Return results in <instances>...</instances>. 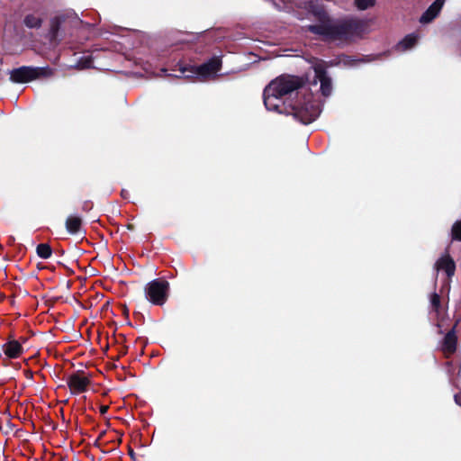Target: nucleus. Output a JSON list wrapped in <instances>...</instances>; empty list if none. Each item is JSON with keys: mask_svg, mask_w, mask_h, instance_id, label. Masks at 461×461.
Returning <instances> with one entry per match:
<instances>
[{"mask_svg": "<svg viewBox=\"0 0 461 461\" xmlns=\"http://www.w3.org/2000/svg\"><path fill=\"white\" fill-rule=\"evenodd\" d=\"M309 12L316 18L319 24L307 26V31L311 33L322 36L327 41H348L354 36L361 35L366 24L356 19H344L333 23L324 9L319 5L310 6Z\"/></svg>", "mask_w": 461, "mask_h": 461, "instance_id": "1", "label": "nucleus"}, {"mask_svg": "<svg viewBox=\"0 0 461 461\" xmlns=\"http://www.w3.org/2000/svg\"><path fill=\"white\" fill-rule=\"evenodd\" d=\"M305 81L303 77L289 74H283L273 79L263 91V102L268 111L282 113L285 104L283 97L291 95L294 92L303 88Z\"/></svg>", "mask_w": 461, "mask_h": 461, "instance_id": "2", "label": "nucleus"}, {"mask_svg": "<svg viewBox=\"0 0 461 461\" xmlns=\"http://www.w3.org/2000/svg\"><path fill=\"white\" fill-rule=\"evenodd\" d=\"M292 114L295 120L303 124L314 122L321 113L320 105L312 99V95H303L301 99L291 103L283 109V113Z\"/></svg>", "mask_w": 461, "mask_h": 461, "instance_id": "3", "label": "nucleus"}, {"mask_svg": "<svg viewBox=\"0 0 461 461\" xmlns=\"http://www.w3.org/2000/svg\"><path fill=\"white\" fill-rule=\"evenodd\" d=\"M53 70L50 67L22 66L10 72V80L14 83L23 84L39 78L50 77Z\"/></svg>", "mask_w": 461, "mask_h": 461, "instance_id": "4", "label": "nucleus"}, {"mask_svg": "<svg viewBox=\"0 0 461 461\" xmlns=\"http://www.w3.org/2000/svg\"><path fill=\"white\" fill-rule=\"evenodd\" d=\"M169 289L168 281L163 278H156L145 285V297L152 304L162 306L168 299Z\"/></svg>", "mask_w": 461, "mask_h": 461, "instance_id": "5", "label": "nucleus"}, {"mask_svg": "<svg viewBox=\"0 0 461 461\" xmlns=\"http://www.w3.org/2000/svg\"><path fill=\"white\" fill-rule=\"evenodd\" d=\"M221 68V59L219 57H212L200 66L180 67L181 75L185 77H207L217 73Z\"/></svg>", "mask_w": 461, "mask_h": 461, "instance_id": "6", "label": "nucleus"}, {"mask_svg": "<svg viewBox=\"0 0 461 461\" xmlns=\"http://www.w3.org/2000/svg\"><path fill=\"white\" fill-rule=\"evenodd\" d=\"M459 322L460 319H456L452 328L445 334L440 342V349L447 358L456 352L458 343L456 328Z\"/></svg>", "mask_w": 461, "mask_h": 461, "instance_id": "7", "label": "nucleus"}, {"mask_svg": "<svg viewBox=\"0 0 461 461\" xmlns=\"http://www.w3.org/2000/svg\"><path fill=\"white\" fill-rule=\"evenodd\" d=\"M91 379L84 371L78 370L68 375L67 384L72 394H79L87 391Z\"/></svg>", "mask_w": 461, "mask_h": 461, "instance_id": "8", "label": "nucleus"}, {"mask_svg": "<svg viewBox=\"0 0 461 461\" xmlns=\"http://www.w3.org/2000/svg\"><path fill=\"white\" fill-rule=\"evenodd\" d=\"M3 351L6 358L3 359V365L8 366L9 359H15L20 357L23 353V348L19 340L14 339L10 336L8 341L3 345Z\"/></svg>", "mask_w": 461, "mask_h": 461, "instance_id": "9", "label": "nucleus"}, {"mask_svg": "<svg viewBox=\"0 0 461 461\" xmlns=\"http://www.w3.org/2000/svg\"><path fill=\"white\" fill-rule=\"evenodd\" d=\"M314 73L315 78L318 79L321 83V95L325 97L330 95L332 92V82L331 78L329 77L328 72L323 65H316L314 66Z\"/></svg>", "mask_w": 461, "mask_h": 461, "instance_id": "10", "label": "nucleus"}, {"mask_svg": "<svg viewBox=\"0 0 461 461\" xmlns=\"http://www.w3.org/2000/svg\"><path fill=\"white\" fill-rule=\"evenodd\" d=\"M436 271H444L448 278H451L456 272V263L448 255L440 257L435 263Z\"/></svg>", "mask_w": 461, "mask_h": 461, "instance_id": "11", "label": "nucleus"}, {"mask_svg": "<svg viewBox=\"0 0 461 461\" xmlns=\"http://www.w3.org/2000/svg\"><path fill=\"white\" fill-rule=\"evenodd\" d=\"M446 0H435L420 18L421 23L432 22L440 13Z\"/></svg>", "mask_w": 461, "mask_h": 461, "instance_id": "12", "label": "nucleus"}, {"mask_svg": "<svg viewBox=\"0 0 461 461\" xmlns=\"http://www.w3.org/2000/svg\"><path fill=\"white\" fill-rule=\"evenodd\" d=\"M83 221L79 216L70 215L67 218L65 226L68 232L76 235L80 232Z\"/></svg>", "mask_w": 461, "mask_h": 461, "instance_id": "13", "label": "nucleus"}, {"mask_svg": "<svg viewBox=\"0 0 461 461\" xmlns=\"http://www.w3.org/2000/svg\"><path fill=\"white\" fill-rule=\"evenodd\" d=\"M64 17L56 16L50 20V27L49 31V38L50 42H56L58 41V35Z\"/></svg>", "mask_w": 461, "mask_h": 461, "instance_id": "14", "label": "nucleus"}, {"mask_svg": "<svg viewBox=\"0 0 461 461\" xmlns=\"http://www.w3.org/2000/svg\"><path fill=\"white\" fill-rule=\"evenodd\" d=\"M418 41V36L414 33L406 35L402 41L396 45V50L404 51L411 49L415 46Z\"/></svg>", "mask_w": 461, "mask_h": 461, "instance_id": "15", "label": "nucleus"}, {"mask_svg": "<svg viewBox=\"0 0 461 461\" xmlns=\"http://www.w3.org/2000/svg\"><path fill=\"white\" fill-rule=\"evenodd\" d=\"M23 23L28 28L38 29L42 24V19L34 14H27L24 17Z\"/></svg>", "mask_w": 461, "mask_h": 461, "instance_id": "16", "label": "nucleus"}, {"mask_svg": "<svg viewBox=\"0 0 461 461\" xmlns=\"http://www.w3.org/2000/svg\"><path fill=\"white\" fill-rule=\"evenodd\" d=\"M37 255L44 259L50 258L52 255V249L48 243H40L36 248Z\"/></svg>", "mask_w": 461, "mask_h": 461, "instance_id": "17", "label": "nucleus"}, {"mask_svg": "<svg viewBox=\"0 0 461 461\" xmlns=\"http://www.w3.org/2000/svg\"><path fill=\"white\" fill-rule=\"evenodd\" d=\"M430 304L436 313H439L441 308V298L438 294L433 293L430 295Z\"/></svg>", "mask_w": 461, "mask_h": 461, "instance_id": "18", "label": "nucleus"}, {"mask_svg": "<svg viewBox=\"0 0 461 461\" xmlns=\"http://www.w3.org/2000/svg\"><path fill=\"white\" fill-rule=\"evenodd\" d=\"M355 5L359 10H366L375 5V0H355Z\"/></svg>", "mask_w": 461, "mask_h": 461, "instance_id": "19", "label": "nucleus"}, {"mask_svg": "<svg viewBox=\"0 0 461 461\" xmlns=\"http://www.w3.org/2000/svg\"><path fill=\"white\" fill-rule=\"evenodd\" d=\"M452 239L455 240H461V221H456L451 230Z\"/></svg>", "mask_w": 461, "mask_h": 461, "instance_id": "20", "label": "nucleus"}, {"mask_svg": "<svg viewBox=\"0 0 461 461\" xmlns=\"http://www.w3.org/2000/svg\"><path fill=\"white\" fill-rule=\"evenodd\" d=\"M92 207H93V203H92V202H90V201H86V202L83 203L82 210H83V211L87 212V211L91 210V209H92Z\"/></svg>", "mask_w": 461, "mask_h": 461, "instance_id": "21", "label": "nucleus"}, {"mask_svg": "<svg viewBox=\"0 0 461 461\" xmlns=\"http://www.w3.org/2000/svg\"><path fill=\"white\" fill-rule=\"evenodd\" d=\"M109 410V406L108 405H101L100 406V413L102 415H104Z\"/></svg>", "mask_w": 461, "mask_h": 461, "instance_id": "22", "label": "nucleus"}, {"mask_svg": "<svg viewBox=\"0 0 461 461\" xmlns=\"http://www.w3.org/2000/svg\"><path fill=\"white\" fill-rule=\"evenodd\" d=\"M454 398L456 403L461 407V393H456Z\"/></svg>", "mask_w": 461, "mask_h": 461, "instance_id": "23", "label": "nucleus"}, {"mask_svg": "<svg viewBox=\"0 0 461 461\" xmlns=\"http://www.w3.org/2000/svg\"><path fill=\"white\" fill-rule=\"evenodd\" d=\"M121 196L123 198V199H128L129 198V193L127 190H124L122 189L121 191Z\"/></svg>", "mask_w": 461, "mask_h": 461, "instance_id": "24", "label": "nucleus"}, {"mask_svg": "<svg viewBox=\"0 0 461 461\" xmlns=\"http://www.w3.org/2000/svg\"><path fill=\"white\" fill-rule=\"evenodd\" d=\"M25 376H26V378H28V379H32V377H33V373H32L31 370H26V371H25Z\"/></svg>", "mask_w": 461, "mask_h": 461, "instance_id": "25", "label": "nucleus"}, {"mask_svg": "<svg viewBox=\"0 0 461 461\" xmlns=\"http://www.w3.org/2000/svg\"><path fill=\"white\" fill-rule=\"evenodd\" d=\"M129 456H131V459H133V460L136 459V454L133 451V449H131V448L129 449Z\"/></svg>", "mask_w": 461, "mask_h": 461, "instance_id": "26", "label": "nucleus"}, {"mask_svg": "<svg viewBox=\"0 0 461 461\" xmlns=\"http://www.w3.org/2000/svg\"><path fill=\"white\" fill-rule=\"evenodd\" d=\"M127 228H128L129 230H132V229H133V226H132L131 224H128V225H127Z\"/></svg>", "mask_w": 461, "mask_h": 461, "instance_id": "27", "label": "nucleus"}, {"mask_svg": "<svg viewBox=\"0 0 461 461\" xmlns=\"http://www.w3.org/2000/svg\"><path fill=\"white\" fill-rule=\"evenodd\" d=\"M21 340H22L23 342H25V341H26V338H21Z\"/></svg>", "mask_w": 461, "mask_h": 461, "instance_id": "28", "label": "nucleus"}]
</instances>
